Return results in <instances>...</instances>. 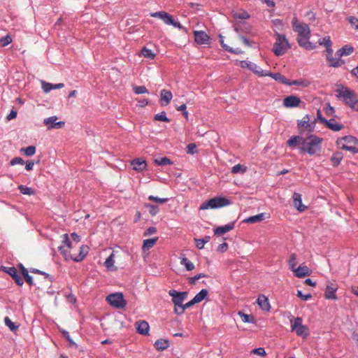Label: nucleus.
I'll return each mask as SVG.
<instances>
[{"instance_id": "1", "label": "nucleus", "mask_w": 358, "mask_h": 358, "mask_svg": "<svg viewBox=\"0 0 358 358\" xmlns=\"http://www.w3.org/2000/svg\"><path fill=\"white\" fill-rule=\"evenodd\" d=\"M292 28L297 33V42L301 48L307 50H312L315 48V45L309 41L310 30L307 24L300 22L296 17H294L292 19Z\"/></svg>"}, {"instance_id": "2", "label": "nucleus", "mask_w": 358, "mask_h": 358, "mask_svg": "<svg viewBox=\"0 0 358 358\" xmlns=\"http://www.w3.org/2000/svg\"><path fill=\"white\" fill-rule=\"evenodd\" d=\"M336 96L345 105L358 111V96L355 92L344 86H338L336 90Z\"/></svg>"}, {"instance_id": "3", "label": "nucleus", "mask_w": 358, "mask_h": 358, "mask_svg": "<svg viewBox=\"0 0 358 358\" xmlns=\"http://www.w3.org/2000/svg\"><path fill=\"white\" fill-rule=\"evenodd\" d=\"M322 138L315 135H310L302 140V145L299 147L301 152H307L310 155H315L321 150Z\"/></svg>"}, {"instance_id": "4", "label": "nucleus", "mask_w": 358, "mask_h": 358, "mask_svg": "<svg viewBox=\"0 0 358 358\" xmlns=\"http://www.w3.org/2000/svg\"><path fill=\"white\" fill-rule=\"evenodd\" d=\"M336 143L342 150L352 153L358 152V139L352 136H346L337 140Z\"/></svg>"}, {"instance_id": "5", "label": "nucleus", "mask_w": 358, "mask_h": 358, "mask_svg": "<svg viewBox=\"0 0 358 358\" xmlns=\"http://www.w3.org/2000/svg\"><path fill=\"white\" fill-rule=\"evenodd\" d=\"M275 42L273 44V51L276 56H281L290 48V45L285 35L276 33Z\"/></svg>"}, {"instance_id": "6", "label": "nucleus", "mask_w": 358, "mask_h": 358, "mask_svg": "<svg viewBox=\"0 0 358 358\" xmlns=\"http://www.w3.org/2000/svg\"><path fill=\"white\" fill-rule=\"evenodd\" d=\"M230 201L225 197H214L204 201L199 207V210H207L208 208L215 209L229 206Z\"/></svg>"}, {"instance_id": "7", "label": "nucleus", "mask_w": 358, "mask_h": 358, "mask_svg": "<svg viewBox=\"0 0 358 358\" xmlns=\"http://www.w3.org/2000/svg\"><path fill=\"white\" fill-rule=\"evenodd\" d=\"M62 245L58 247V250L61 254L63 255L66 259H71L73 251L75 250V245L70 241L69 237L67 234H64L62 236Z\"/></svg>"}, {"instance_id": "8", "label": "nucleus", "mask_w": 358, "mask_h": 358, "mask_svg": "<svg viewBox=\"0 0 358 358\" xmlns=\"http://www.w3.org/2000/svg\"><path fill=\"white\" fill-rule=\"evenodd\" d=\"M291 329L295 331L297 336L306 337L308 335V329L306 325L303 324L301 317H296L294 320H291Z\"/></svg>"}, {"instance_id": "9", "label": "nucleus", "mask_w": 358, "mask_h": 358, "mask_svg": "<svg viewBox=\"0 0 358 358\" xmlns=\"http://www.w3.org/2000/svg\"><path fill=\"white\" fill-rule=\"evenodd\" d=\"M106 301L113 307L124 308L127 306V301L122 293H113L106 297Z\"/></svg>"}, {"instance_id": "10", "label": "nucleus", "mask_w": 358, "mask_h": 358, "mask_svg": "<svg viewBox=\"0 0 358 358\" xmlns=\"http://www.w3.org/2000/svg\"><path fill=\"white\" fill-rule=\"evenodd\" d=\"M315 120L311 121L308 115H306L298 121V128L301 133L304 131L312 132L315 129Z\"/></svg>"}, {"instance_id": "11", "label": "nucleus", "mask_w": 358, "mask_h": 358, "mask_svg": "<svg viewBox=\"0 0 358 358\" xmlns=\"http://www.w3.org/2000/svg\"><path fill=\"white\" fill-rule=\"evenodd\" d=\"M169 294L172 296V301L175 306H182L183 301L187 297V293L186 292H178L175 289L169 290Z\"/></svg>"}, {"instance_id": "12", "label": "nucleus", "mask_w": 358, "mask_h": 358, "mask_svg": "<svg viewBox=\"0 0 358 358\" xmlns=\"http://www.w3.org/2000/svg\"><path fill=\"white\" fill-rule=\"evenodd\" d=\"M240 66L243 69H248L257 74L259 76L264 77L267 76L268 75L267 73H264V71L257 66L255 64L249 62V61H241L240 62Z\"/></svg>"}, {"instance_id": "13", "label": "nucleus", "mask_w": 358, "mask_h": 358, "mask_svg": "<svg viewBox=\"0 0 358 358\" xmlns=\"http://www.w3.org/2000/svg\"><path fill=\"white\" fill-rule=\"evenodd\" d=\"M89 247L87 245H82L79 247L78 251H73L71 259L74 262H81L88 254Z\"/></svg>"}, {"instance_id": "14", "label": "nucleus", "mask_w": 358, "mask_h": 358, "mask_svg": "<svg viewBox=\"0 0 358 358\" xmlns=\"http://www.w3.org/2000/svg\"><path fill=\"white\" fill-rule=\"evenodd\" d=\"M2 269L3 271L9 274L13 279L15 280V283L19 285L22 286L24 283L22 278L21 276L18 274L17 269L15 267H2Z\"/></svg>"}, {"instance_id": "15", "label": "nucleus", "mask_w": 358, "mask_h": 358, "mask_svg": "<svg viewBox=\"0 0 358 358\" xmlns=\"http://www.w3.org/2000/svg\"><path fill=\"white\" fill-rule=\"evenodd\" d=\"M57 120V116H51L44 120L43 123L47 126L48 129H52L54 128L59 129L62 128L65 122H56Z\"/></svg>"}, {"instance_id": "16", "label": "nucleus", "mask_w": 358, "mask_h": 358, "mask_svg": "<svg viewBox=\"0 0 358 358\" xmlns=\"http://www.w3.org/2000/svg\"><path fill=\"white\" fill-rule=\"evenodd\" d=\"M163 21L166 24L172 25L174 27H176L180 30H182L183 31H185V32L187 31V29L185 27H184L182 25H181L179 22L176 21L173 19V16L166 12L164 16Z\"/></svg>"}, {"instance_id": "17", "label": "nucleus", "mask_w": 358, "mask_h": 358, "mask_svg": "<svg viewBox=\"0 0 358 358\" xmlns=\"http://www.w3.org/2000/svg\"><path fill=\"white\" fill-rule=\"evenodd\" d=\"M194 36L195 41L198 44H208L210 41V37L203 31H194Z\"/></svg>"}, {"instance_id": "18", "label": "nucleus", "mask_w": 358, "mask_h": 358, "mask_svg": "<svg viewBox=\"0 0 358 358\" xmlns=\"http://www.w3.org/2000/svg\"><path fill=\"white\" fill-rule=\"evenodd\" d=\"M301 103V99L296 96H288L283 100V105L286 108L296 107Z\"/></svg>"}, {"instance_id": "19", "label": "nucleus", "mask_w": 358, "mask_h": 358, "mask_svg": "<svg viewBox=\"0 0 358 358\" xmlns=\"http://www.w3.org/2000/svg\"><path fill=\"white\" fill-rule=\"evenodd\" d=\"M131 165L133 166L134 170L141 172L146 169V161L142 158H136L131 162Z\"/></svg>"}, {"instance_id": "20", "label": "nucleus", "mask_w": 358, "mask_h": 358, "mask_svg": "<svg viewBox=\"0 0 358 358\" xmlns=\"http://www.w3.org/2000/svg\"><path fill=\"white\" fill-rule=\"evenodd\" d=\"M293 204L294 207L299 211H304L307 207L302 204L301 194L298 192H294L293 194Z\"/></svg>"}, {"instance_id": "21", "label": "nucleus", "mask_w": 358, "mask_h": 358, "mask_svg": "<svg viewBox=\"0 0 358 358\" xmlns=\"http://www.w3.org/2000/svg\"><path fill=\"white\" fill-rule=\"evenodd\" d=\"M327 62L329 66L334 68H338L345 64V61L341 57L331 56L327 59Z\"/></svg>"}, {"instance_id": "22", "label": "nucleus", "mask_w": 358, "mask_h": 358, "mask_svg": "<svg viewBox=\"0 0 358 358\" xmlns=\"http://www.w3.org/2000/svg\"><path fill=\"white\" fill-rule=\"evenodd\" d=\"M292 271L295 276L298 278H303L305 276L310 275L311 273V271L305 265H300Z\"/></svg>"}, {"instance_id": "23", "label": "nucleus", "mask_w": 358, "mask_h": 358, "mask_svg": "<svg viewBox=\"0 0 358 358\" xmlns=\"http://www.w3.org/2000/svg\"><path fill=\"white\" fill-rule=\"evenodd\" d=\"M136 328L138 334L142 335L148 334L150 327L146 321L141 320L136 322Z\"/></svg>"}, {"instance_id": "24", "label": "nucleus", "mask_w": 358, "mask_h": 358, "mask_svg": "<svg viewBox=\"0 0 358 358\" xmlns=\"http://www.w3.org/2000/svg\"><path fill=\"white\" fill-rule=\"evenodd\" d=\"M160 101L162 106L168 105L173 98V94L171 91L166 90H162L160 92Z\"/></svg>"}, {"instance_id": "25", "label": "nucleus", "mask_w": 358, "mask_h": 358, "mask_svg": "<svg viewBox=\"0 0 358 358\" xmlns=\"http://www.w3.org/2000/svg\"><path fill=\"white\" fill-rule=\"evenodd\" d=\"M41 86L43 92L48 93L52 90L63 88L64 85L63 83L52 84L45 81H41Z\"/></svg>"}, {"instance_id": "26", "label": "nucleus", "mask_w": 358, "mask_h": 358, "mask_svg": "<svg viewBox=\"0 0 358 358\" xmlns=\"http://www.w3.org/2000/svg\"><path fill=\"white\" fill-rule=\"evenodd\" d=\"M257 302L262 310L265 311H269L271 309V306L268 301V299L264 295H259L257 298Z\"/></svg>"}, {"instance_id": "27", "label": "nucleus", "mask_w": 358, "mask_h": 358, "mask_svg": "<svg viewBox=\"0 0 358 358\" xmlns=\"http://www.w3.org/2000/svg\"><path fill=\"white\" fill-rule=\"evenodd\" d=\"M354 50L355 49L352 45H345L336 51V56L341 57L343 56H348L352 55L354 52Z\"/></svg>"}, {"instance_id": "28", "label": "nucleus", "mask_w": 358, "mask_h": 358, "mask_svg": "<svg viewBox=\"0 0 358 358\" xmlns=\"http://www.w3.org/2000/svg\"><path fill=\"white\" fill-rule=\"evenodd\" d=\"M234 228V222H230L224 226H220L214 229V234L215 235L220 236L227 233L232 230Z\"/></svg>"}, {"instance_id": "29", "label": "nucleus", "mask_w": 358, "mask_h": 358, "mask_svg": "<svg viewBox=\"0 0 358 358\" xmlns=\"http://www.w3.org/2000/svg\"><path fill=\"white\" fill-rule=\"evenodd\" d=\"M324 124L326 127L334 131H338L344 127L343 124L337 123L334 118H331L329 120H326Z\"/></svg>"}, {"instance_id": "30", "label": "nucleus", "mask_w": 358, "mask_h": 358, "mask_svg": "<svg viewBox=\"0 0 358 358\" xmlns=\"http://www.w3.org/2000/svg\"><path fill=\"white\" fill-rule=\"evenodd\" d=\"M303 139V137L301 136H294L287 140V144L292 148H295L297 145L301 146Z\"/></svg>"}, {"instance_id": "31", "label": "nucleus", "mask_w": 358, "mask_h": 358, "mask_svg": "<svg viewBox=\"0 0 358 358\" xmlns=\"http://www.w3.org/2000/svg\"><path fill=\"white\" fill-rule=\"evenodd\" d=\"M158 240V237H155L143 241L142 249L143 251H146L152 248Z\"/></svg>"}, {"instance_id": "32", "label": "nucleus", "mask_w": 358, "mask_h": 358, "mask_svg": "<svg viewBox=\"0 0 358 358\" xmlns=\"http://www.w3.org/2000/svg\"><path fill=\"white\" fill-rule=\"evenodd\" d=\"M336 287L327 286L325 290L324 296L327 299H336Z\"/></svg>"}, {"instance_id": "33", "label": "nucleus", "mask_w": 358, "mask_h": 358, "mask_svg": "<svg viewBox=\"0 0 358 358\" xmlns=\"http://www.w3.org/2000/svg\"><path fill=\"white\" fill-rule=\"evenodd\" d=\"M154 345L157 350L162 351L169 348V343L168 340L159 339L155 341Z\"/></svg>"}, {"instance_id": "34", "label": "nucleus", "mask_w": 358, "mask_h": 358, "mask_svg": "<svg viewBox=\"0 0 358 358\" xmlns=\"http://www.w3.org/2000/svg\"><path fill=\"white\" fill-rule=\"evenodd\" d=\"M220 43H221L222 47L225 50H227L229 52H231V53H234L236 55H240V54L243 53V51L240 48H230L229 46H228L227 45H226L224 43L223 38L222 36L220 37Z\"/></svg>"}, {"instance_id": "35", "label": "nucleus", "mask_w": 358, "mask_h": 358, "mask_svg": "<svg viewBox=\"0 0 358 358\" xmlns=\"http://www.w3.org/2000/svg\"><path fill=\"white\" fill-rule=\"evenodd\" d=\"M264 219H265V214L259 213L258 215L250 216V217H248L247 219H245L244 220V222H245L247 223L253 224V223L261 222V221L264 220Z\"/></svg>"}, {"instance_id": "36", "label": "nucleus", "mask_w": 358, "mask_h": 358, "mask_svg": "<svg viewBox=\"0 0 358 358\" xmlns=\"http://www.w3.org/2000/svg\"><path fill=\"white\" fill-rule=\"evenodd\" d=\"M114 257H115V254L114 252H113L106 259L105 262H104V265L108 269V270H110V271H115L117 269L116 267L114 266V263H115V261H114Z\"/></svg>"}, {"instance_id": "37", "label": "nucleus", "mask_w": 358, "mask_h": 358, "mask_svg": "<svg viewBox=\"0 0 358 358\" xmlns=\"http://www.w3.org/2000/svg\"><path fill=\"white\" fill-rule=\"evenodd\" d=\"M180 264L186 268L187 271H192L194 269V264L190 262L185 255H182L180 257Z\"/></svg>"}, {"instance_id": "38", "label": "nucleus", "mask_w": 358, "mask_h": 358, "mask_svg": "<svg viewBox=\"0 0 358 358\" xmlns=\"http://www.w3.org/2000/svg\"><path fill=\"white\" fill-rule=\"evenodd\" d=\"M343 159V154L341 152H335L331 156L330 160L334 166H337L341 162Z\"/></svg>"}, {"instance_id": "39", "label": "nucleus", "mask_w": 358, "mask_h": 358, "mask_svg": "<svg viewBox=\"0 0 358 358\" xmlns=\"http://www.w3.org/2000/svg\"><path fill=\"white\" fill-rule=\"evenodd\" d=\"M267 73L268 74V76L272 77L276 81H278V82H280L281 83H284V84H289L288 80L283 75H282L280 73Z\"/></svg>"}, {"instance_id": "40", "label": "nucleus", "mask_w": 358, "mask_h": 358, "mask_svg": "<svg viewBox=\"0 0 358 358\" xmlns=\"http://www.w3.org/2000/svg\"><path fill=\"white\" fill-rule=\"evenodd\" d=\"M208 290L206 289H201L198 294L193 298L196 303L202 301L208 295Z\"/></svg>"}, {"instance_id": "41", "label": "nucleus", "mask_w": 358, "mask_h": 358, "mask_svg": "<svg viewBox=\"0 0 358 358\" xmlns=\"http://www.w3.org/2000/svg\"><path fill=\"white\" fill-rule=\"evenodd\" d=\"M18 189L22 194H25V195L30 196V195H34L36 193V191L34 189L27 187L23 185H19Z\"/></svg>"}, {"instance_id": "42", "label": "nucleus", "mask_w": 358, "mask_h": 358, "mask_svg": "<svg viewBox=\"0 0 358 358\" xmlns=\"http://www.w3.org/2000/svg\"><path fill=\"white\" fill-rule=\"evenodd\" d=\"M210 241V236H205L203 238H194L196 247L198 249H203L204 245Z\"/></svg>"}, {"instance_id": "43", "label": "nucleus", "mask_w": 358, "mask_h": 358, "mask_svg": "<svg viewBox=\"0 0 358 358\" xmlns=\"http://www.w3.org/2000/svg\"><path fill=\"white\" fill-rule=\"evenodd\" d=\"M247 171V167L242 164H236L231 168V173L234 174L245 173Z\"/></svg>"}, {"instance_id": "44", "label": "nucleus", "mask_w": 358, "mask_h": 358, "mask_svg": "<svg viewBox=\"0 0 358 358\" xmlns=\"http://www.w3.org/2000/svg\"><path fill=\"white\" fill-rule=\"evenodd\" d=\"M20 151L23 152L26 156L31 157L36 153V147L30 145L27 148H22Z\"/></svg>"}, {"instance_id": "45", "label": "nucleus", "mask_w": 358, "mask_h": 358, "mask_svg": "<svg viewBox=\"0 0 358 358\" xmlns=\"http://www.w3.org/2000/svg\"><path fill=\"white\" fill-rule=\"evenodd\" d=\"M155 163L159 166L170 165L173 164V162L166 157L155 159Z\"/></svg>"}, {"instance_id": "46", "label": "nucleus", "mask_w": 358, "mask_h": 358, "mask_svg": "<svg viewBox=\"0 0 358 358\" xmlns=\"http://www.w3.org/2000/svg\"><path fill=\"white\" fill-rule=\"evenodd\" d=\"M155 121H161L165 122H169L171 120L166 117V114L164 111L157 113L154 116Z\"/></svg>"}, {"instance_id": "47", "label": "nucleus", "mask_w": 358, "mask_h": 358, "mask_svg": "<svg viewBox=\"0 0 358 358\" xmlns=\"http://www.w3.org/2000/svg\"><path fill=\"white\" fill-rule=\"evenodd\" d=\"M141 55L148 59H153L155 57V54L152 52V51L147 48L144 47L141 50Z\"/></svg>"}, {"instance_id": "48", "label": "nucleus", "mask_w": 358, "mask_h": 358, "mask_svg": "<svg viewBox=\"0 0 358 358\" xmlns=\"http://www.w3.org/2000/svg\"><path fill=\"white\" fill-rule=\"evenodd\" d=\"M238 315H240L242 321L245 323H253L254 317L252 315L245 314L242 312H238Z\"/></svg>"}, {"instance_id": "49", "label": "nucleus", "mask_w": 358, "mask_h": 358, "mask_svg": "<svg viewBox=\"0 0 358 358\" xmlns=\"http://www.w3.org/2000/svg\"><path fill=\"white\" fill-rule=\"evenodd\" d=\"M12 42V38L9 34L0 38V47H6Z\"/></svg>"}, {"instance_id": "50", "label": "nucleus", "mask_w": 358, "mask_h": 358, "mask_svg": "<svg viewBox=\"0 0 358 358\" xmlns=\"http://www.w3.org/2000/svg\"><path fill=\"white\" fill-rule=\"evenodd\" d=\"M145 206L148 208V211L152 216H155L159 212V208L157 206L146 203Z\"/></svg>"}, {"instance_id": "51", "label": "nucleus", "mask_w": 358, "mask_h": 358, "mask_svg": "<svg viewBox=\"0 0 358 358\" xmlns=\"http://www.w3.org/2000/svg\"><path fill=\"white\" fill-rule=\"evenodd\" d=\"M207 275L205 273H199L193 277L188 278V282L190 285H195L196 282L201 278H206Z\"/></svg>"}, {"instance_id": "52", "label": "nucleus", "mask_w": 358, "mask_h": 358, "mask_svg": "<svg viewBox=\"0 0 358 358\" xmlns=\"http://www.w3.org/2000/svg\"><path fill=\"white\" fill-rule=\"evenodd\" d=\"M318 43L319 45H324L326 48L327 46H331L332 45L330 36H325L322 38L319 39Z\"/></svg>"}, {"instance_id": "53", "label": "nucleus", "mask_w": 358, "mask_h": 358, "mask_svg": "<svg viewBox=\"0 0 358 358\" xmlns=\"http://www.w3.org/2000/svg\"><path fill=\"white\" fill-rule=\"evenodd\" d=\"M296 254L293 253L290 255L289 259V266L292 271H294L296 268Z\"/></svg>"}, {"instance_id": "54", "label": "nucleus", "mask_w": 358, "mask_h": 358, "mask_svg": "<svg viewBox=\"0 0 358 358\" xmlns=\"http://www.w3.org/2000/svg\"><path fill=\"white\" fill-rule=\"evenodd\" d=\"M4 322L6 325L13 331L16 330L18 327L10 320L8 317H6L4 318Z\"/></svg>"}, {"instance_id": "55", "label": "nucleus", "mask_w": 358, "mask_h": 358, "mask_svg": "<svg viewBox=\"0 0 358 358\" xmlns=\"http://www.w3.org/2000/svg\"><path fill=\"white\" fill-rule=\"evenodd\" d=\"M148 199L150 201H155V202L159 203H166L169 200V199H167V198L162 199V198H159L157 196H154L152 195L149 196Z\"/></svg>"}, {"instance_id": "56", "label": "nucleus", "mask_w": 358, "mask_h": 358, "mask_svg": "<svg viewBox=\"0 0 358 358\" xmlns=\"http://www.w3.org/2000/svg\"><path fill=\"white\" fill-rule=\"evenodd\" d=\"M134 92L137 94H145L148 90L145 86H136L134 87Z\"/></svg>"}, {"instance_id": "57", "label": "nucleus", "mask_w": 358, "mask_h": 358, "mask_svg": "<svg viewBox=\"0 0 358 358\" xmlns=\"http://www.w3.org/2000/svg\"><path fill=\"white\" fill-rule=\"evenodd\" d=\"M252 354L257 355L259 356H265L266 355L264 348H255L251 351Z\"/></svg>"}, {"instance_id": "58", "label": "nucleus", "mask_w": 358, "mask_h": 358, "mask_svg": "<svg viewBox=\"0 0 358 358\" xmlns=\"http://www.w3.org/2000/svg\"><path fill=\"white\" fill-rule=\"evenodd\" d=\"M10 164L12 166H15L16 164L23 165L24 164V161L22 158L17 157L12 159Z\"/></svg>"}, {"instance_id": "59", "label": "nucleus", "mask_w": 358, "mask_h": 358, "mask_svg": "<svg viewBox=\"0 0 358 358\" xmlns=\"http://www.w3.org/2000/svg\"><path fill=\"white\" fill-rule=\"evenodd\" d=\"M187 154H194L196 152V146L194 143H189L187 145Z\"/></svg>"}, {"instance_id": "60", "label": "nucleus", "mask_w": 358, "mask_h": 358, "mask_svg": "<svg viewBox=\"0 0 358 358\" xmlns=\"http://www.w3.org/2000/svg\"><path fill=\"white\" fill-rule=\"evenodd\" d=\"M325 114L327 116L331 117L334 115V113H335L334 108L331 107L329 104H327L326 107L324 108Z\"/></svg>"}, {"instance_id": "61", "label": "nucleus", "mask_w": 358, "mask_h": 358, "mask_svg": "<svg viewBox=\"0 0 358 358\" xmlns=\"http://www.w3.org/2000/svg\"><path fill=\"white\" fill-rule=\"evenodd\" d=\"M296 295L298 297L301 298L303 301H308L312 298V295L310 294H303L302 292L300 290L297 291Z\"/></svg>"}, {"instance_id": "62", "label": "nucleus", "mask_w": 358, "mask_h": 358, "mask_svg": "<svg viewBox=\"0 0 358 358\" xmlns=\"http://www.w3.org/2000/svg\"><path fill=\"white\" fill-rule=\"evenodd\" d=\"M165 13H166L165 11H158V12L151 13L150 16L153 17H157V18H159V19H161L162 20H163Z\"/></svg>"}, {"instance_id": "63", "label": "nucleus", "mask_w": 358, "mask_h": 358, "mask_svg": "<svg viewBox=\"0 0 358 358\" xmlns=\"http://www.w3.org/2000/svg\"><path fill=\"white\" fill-rule=\"evenodd\" d=\"M350 24L355 28V29H358V19L354 16H351L348 19Z\"/></svg>"}, {"instance_id": "64", "label": "nucleus", "mask_w": 358, "mask_h": 358, "mask_svg": "<svg viewBox=\"0 0 358 358\" xmlns=\"http://www.w3.org/2000/svg\"><path fill=\"white\" fill-rule=\"evenodd\" d=\"M157 232V229L155 227H150L146 229V231L144 232L143 235L145 236H148L152 234H154Z\"/></svg>"}]
</instances>
